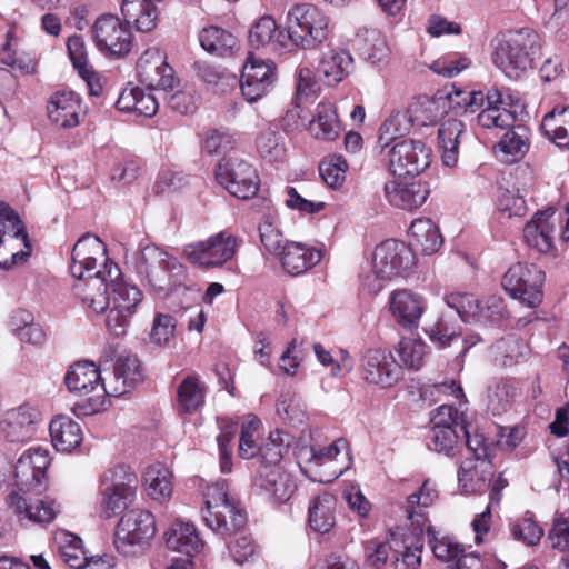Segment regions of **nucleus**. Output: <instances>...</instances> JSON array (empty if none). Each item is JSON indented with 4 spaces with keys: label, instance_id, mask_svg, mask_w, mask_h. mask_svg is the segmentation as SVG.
I'll return each mask as SVG.
<instances>
[{
    "label": "nucleus",
    "instance_id": "f257e3e1",
    "mask_svg": "<svg viewBox=\"0 0 569 569\" xmlns=\"http://www.w3.org/2000/svg\"><path fill=\"white\" fill-rule=\"evenodd\" d=\"M16 489L8 496V505L20 519L34 523H49L60 512V505L52 498H32L40 491L41 478L36 475L30 458L22 453L14 467Z\"/></svg>",
    "mask_w": 569,
    "mask_h": 569
},
{
    "label": "nucleus",
    "instance_id": "f03ea898",
    "mask_svg": "<svg viewBox=\"0 0 569 569\" xmlns=\"http://www.w3.org/2000/svg\"><path fill=\"white\" fill-rule=\"evenodd\" d=\"M416 266V256L402 241L386 240L376 247L370 261L361 264V289L378 295L393 277L406 276Z\"/></svg>",
    "mask_w": 569,
    "mask_h": 569
},
{
    "label": "nucleus",
    "instance_id": "7ed1b4c3",
    "mask_svg": "<svg viewBox=\"0 0 569 569\" xmlns=\"http://www.w3.org/2000/svg\"><path fill=\"white\" fill-rule=\"evenodd\" d=\"M64 382L70 392L81 398L72 407L76 416H91L108 408L107 385L94 362L73 363L66 373Z\"/></svg>",
    "mask_w": 569,
    "mask_h": 569
},
{
    "label": "nucleus",
    "instance_id": "20e7f679",
    "mask_svg": "<svg viewBox=\"0 0 569 569\" xmlns=\"http://www.w3.org/2000/svg\"><path fill=\"white\" fill-rule=\"evenodd\" d=\"M136 271L157 293L167 296L186 280L184 267L157 246H146L136 261Z\"/></svg>",
    "mask_w": 569,
    "mask_h": 569
},
{
    "label": "nucleus",
    "instance_id": "39448f33",
    "mask_svg": "<svg viewBox=\"0 0 569 569\" xmlns=\"http://www.w3.org/2000/svg\"><path fill=\"white\" fill-rule=\"evenodd\" d=\"M539 36L529 28L510 31L497 40L492 61L511 80H518L531 68L539 48Z\"/></svg>",
    "mask_w": 569,
    "mask_h": 569
},
{
    "label": "nucleus",
    "instance_id": "423d86ee",
    "mask_svg": "<svg viewBox=\"0 0 569 569\" xmlns=\"http://www.w3.org/2000/svg\"><path fill=\"white\" fill-rule=\"evenodd\" d=\"M202 510L206 525L223 538H232L247 522V515L239 501L229 493L226 480L208 486Z\"/></svg>",
    "mask_w": 569,
    "mask_h": 569
},
{
    "label": "nucleus",
    "instance_id": "0eeeda50",
    "mask_svg": "<svg viewBox=\"0 0 569 569\" xmlns=\"http://www.w3.org/2000/svg\"><path fill=\"white\" fill-rule=\"evenodd\" d=\"M289 41L302 50H313L330 37L329 17L317 6L301 3L287 13Z\"/></svg>",
    "mask_w": 569,
    "mask_h": 569
},
{
    "label": "nucleus",
    "instance_id": "6e6552de",
    "mask_svg": "<svg viewBox=\"0 0 569 569\" xmlns=\"http://www.w3.org/2000/svg\"><path fill=\"white\" fill-rule=\"evenodd\" d=\"M121 276L114 263H106L103 269L86 273L76 279L72 291L80 303L96 313H103L110 305L112 282Z\"/></svg>",
    "mask_w": 569,
    "mask_h": 569
},
{
    "label": "nucleus",
    "instance_id": "1a4fd4ad",
    "mask_svg": "<svg viewBox=\"0 0 569 569\" xmlns=\"http://www.w3.org/2000/svg\"><path fill=\"white\" fill-rule=\"evenodd\" d=\"M138 477L129 466L118 465L109 469L101 482V506L107 518L126 510L138 488Z\"/></svg>",
    "mask_w": 569,
    "mask_h": 569
},
{
    "label": "nucleus",
    "instance_id": "9d476101",
    "mask_svg": "<svg viewBox=\"0 0 569 569\" xmlns=\"http://www.w3.org/2000/svg\"><path fill=\"white\" fill-rule=\"evenodd\" d=\"M381 154L387 160L389 172L399 178L419 176L431 162V150L415 139L392 142Z\"/></svg>",
    "mask_w": 569,
    "mask_h": 569
},
{
    "label": "nucleus",
    "instance_id": "9b49d317",
    "mask_svg": "<svg viewBox=\"0 0 569 569\" xmlns=\"http://www.w3.org/2000/svg\"><path fill=\"white\" fill-rule=\"evenodd\" d=\"M545 273L535 264L516 263L502 277L501 284L506 292L529 308L542 302V283Z\"/></svg>",
    "mask_w": 569,
    "mask_h": 569
},
{
    "label": "nucleus",
    "instance_id": "f8f14e48",
    "mask_svg": "<svg viewBox=\"0 0 569 569\" xmlns=\"http://www.w3.org/2000/svg\"><path fill=\"white\" fill-rule=\"evenodd\" d=\"M156 531V519L150 511L129 510L121 517L117 526L114 546L124 556L131 555L133 547L148 545Z\"/></svg>",
    "mask_w": 569,
    "mask_h": 569
},
{
    "label": "nucleus",
    "instance_id": "ddd939ff",
    "mask_svg": "<svg viewBox=\"0 0 569 569\" xmlns=\"http://www.w3.org/2000/svg\"><path fill=\"white\" fill-rule=\"evenodd\" d=\"M216 179L231 196L238 199H249L259 190L257 170L252 164L237 157L218 163Z\"/></svg>",
    "mask_w": 569,
    "mask_h": 569
},
{
    "label": "nucleus",
    "instance_id": "4468645a",
    "mask_svg": "<svg viewBox=\"0 0 569 569\" xmlns=\"http://www.w3.org/2000/svg\"><path fill=\"white\" fill-rule=\"evenodd\" d=\"M240 240L227 232H219L206 241L188 244L183 249L186 258L201 268H216L231 260Z\"/></svg>",
    "mask_w": 569,
    "mask_h": 569
},
{
    "label": "nucleus",
    "instance_id": "2eb2a0df",
    "mask_svg": "<svg viewBox=\"0 0 569 569\" xmlns=\"http://www.w3.org/2000/svg\"><path fill=\"white\" fill-rule=\"evenodd\" d=\"M93 41L104 54L122 58L132 47V34L126 23L117 16L102 14L92 26Z\"/></svg>",
    "mask_w": 569,
    "mask_h": 569
},
{
    "label": "nucleus",
    "instance_id": "dca6fc26",
    "mask_svg": "<svg viewBox=\"0 0 569 569\" xmlns=\"http://www.w3.org/2000/svg\"><path fill=\"white\" fill-rule=\"evenodd\" d=\"M428 447L437 452L453 456L463 433L465 420L452 406H440L433 417Z\"/></svg>",
    "mask_w": 569,
    "mask_h": 569
},
{
    "label": "nucleus",
    "instance_id": "f3484780",
    "mask_svg": "<svg viewBox=\"0 0 569 569\" xmlns=\"http://www.w3.org/2000/svg\"><path fill=\"white\" fill-rule=\"evenodd\" d=\"M359 372L366 382L381 388L395 386L402 377V368L391 351L381 348H370L361 355Z\"/></svg>",
    "mask_w": 569,
    "mask_h": 569
},
{
    "label": "nucleus",
    "instance_id": "a211bd4d",
    "mask_svg": "<svg viewBox=\"0 0 569 569\" xmlns=\"http://www.w3.org/2000/svg\"><path fill=\"white\" fill-rule=\"evenodd\" d=\"M277 80L276 64L249 54L242 68L240 88L248 102H256L267 96Z\"/></svg>",
    "mask_w": 569,
    "mask_h": 569
},
{
    "label": "nucleus",
    "instance_id": "6ab92c4d",
    "mask_svg": "<svg viewBox=\"0 0 569 569\" xmlns=\"http://www.w3.org/2000/svg\"><path fill=\"white\" fill-rule=\"evenodd\" d=\"M137 73L141 84L148 90L166 91L173 88L174 72L166 61V56L157 48L146 50L137 62Z\"/></svg>",
    "mask_w": 569,
    "mask_h": 569
},
{
    "label": "nucleus",
    "instance_id": "aec40b11",
    "mask_svg": "<svg viewBox=\"0 0 569 569\" xmlns=\"http://www.w3.org/2000/svg\"><path fill=\"white\" fill-rule=\"evenodd\" d=\"M98 260L101 261L100 269H103L106 263H111L107 258L104 243L96 236L83 234L72 248L71 274L81 277L98 270Z\"/></svg>",
    "mask_w": 569,
    "mask_h": 569
},
{
    "label": "nucleus",
    "instance_id": "412c9836",
    "mask_svg": "<svg viewBox=\"0 0 569 569\" xmlns=\"http://www.w3.org/2000/svg\"><path fill=\"white\" fill-rule=\"evenodd\" d=\"M256 491L274 503L289 500L296 486L289 473L280 467L260 466L254 477Z\"/></svg>",
    "mask_w": 569,
    "mask_h": 569
},
{
    "label": "nucleus",
    "instance_id": "4be33fe9",
    "mask_svg": "<svg viewBox=\"0 0 569 569\" xmlns=\"http://www.w3.org/2000/svg\"><path fill=\"white\" fill-rule=\"evenodd\" d=\"M425 308V299L408 289L396 290L390 293V312L395 321L405 329L411 330L419 326Z\"/></svg>",
    "mask_w": 569,
    "mask_h": 569
},
{
    "label": "nucleus",
    "instance_id": "5701e85b",
    "mask_svg": "<svg viewBox=\"0 0 569 569\" xmlns=\"http://www.w3.org/2000/svg\"><path fill=\"white\" fill-rule=\"evenodd\" d=\"M143 380L141 363L134 355H121L113 365L112 377L107 383L108 397H120L130 392Z\"/></svg>",
    "mask_w": 569,
    "mask_h": 569
},
{
    "label": "nucleus",
    "instance_id": "b1692460",
    "mask_svg": "<svg viewBox=\"0 0 569 569\" xmlns=\"http://www.w3.org/2000/svg\"><path fill=\"white\" fill-rule=\"evenodd\" d=\"M387 200L395 207L413 210L421 207L430 194L427 182L417 180L412 182H399L389 180L383 187Z\"/></svg>",
    "mask_w": 569,
    "mask_h": 569
},
{
    "label": "nucleus",
    "instance_id": "393cba45",
    "mask_svg": "<svg viewBox=\"0 0 569 569\" xmlns=\"http://www.w3.org/2000/svg\"><path fill=\"white\" fill-rule=\"evenodd\" d=\"M38 412L27 406H21L6 413L2 420V431L10 442H24L32 438L37 430Z\"/></svg>",
    "mask_w": 569,
    "mask_h": 569
},
{
    "label": "nucleus",
    "instance_id": "a878e982",
    "mask_svg": "<svg viewBox=\"0 0 569 569\" xmlns=\"http://www.w3.org/2000/svg\"><path fill=\"white\" fill-rule=\"evenodd\" d=\"M80 98L73 91L53 93L47 104L49 119L61 128H72L79 124Z\"/></svg>",
    "mask_w": 569,
    "mask_h": 569
},
{
    "label": "nucleus",
    "instance_id": "bb28decb",
    "mask_svg": "<svg viewBox=\"0 0 569 569\" xmlns=\"http://www.w3.org/2000/svg\"><path fill=\"white\" fill-rule=\"evenodd\" d=\"M279 257L284 271L298 276L318 264L322 253L300 242H286Z\"/></svg>",
    "mask_w": 569,
    "mask_h": 569
},
{
    "label": "nucleus",
    "instance_id": "cd10ccee",
    "mask_svg": "<svg viewBox=\"0 0 569 569\" xmlns=\"http://www.w3.org/2000/svg\"><path fill=\"white\" fill-rule=\"evenodd\" d=\"M288 41V32L281 31L271 16L260 18L249 32V43L256 49L269 48L273 52H280L287 48Z\"/></svg>",
    "mask_w": 569,
    "mask_h": 569
},
{
    "label": "nucleus",
    "instance_id": "c85d7f7f",
    "mask_svg": "<svg viewBox=\"0 0 569 569\" xmlns=\"http://www.w3.org/2000/svg\"><path fill=\"white\" fill-rule=\"evenodd\" d=\"M353 70V58L343 49L325 52L318 63L317 72L328 86L341 82Z\"/></svg>",
    "mask_w": 569,
    "mask_h": 569
},
{
    "label": "nucleus",
    "instance_id": "c756f323",
    "mask_svg": "<svg viewBox=\"0 0 569 569\" xmlns=\"http://www.w3.org/2000/svg\"><path fill=\"white\" fill-rule=\"evenodd\" d=\"M164 538L168 548L187 556L198 553L203 547L196 526L188 521L176 520L166 531Z\"/></svg>",
    "mask_w": 569,
    "mask_h": 569
},
{
    "label": "nucleus",
    "instance_id": "7c9ffc66",
    "mask_svg": "<svg viewBox=\"0 0 569 569\" xmlns=\"http://www.w3.org/2000/svg\"><path fill=\"white\" fill-rule=\"evenodd\" d=\"M553 212H537L527 222L523 229V238L527 244L539 252H548L553 247L555 226L550 222Z\"/></svg>",
    "mask_w": 569,
    "mask_h": 569
},
{
    "label": "nucleus",
    "instance_id": "2f4dec72",
    "mask_svg": "<svg viewBox=\"0 0 569 569\" xmlns=\"http://www.w3.org/2000/svg\"><path fill=\"white\" fill-rule=\"evenodd\" d=\"M337 499L332 493L322 492L309 503L308 522L318 533L329 532L336 525Z\"/></svg>",
    "mask_w": 569,
    "mask_h": 569
},
{
    "label": "nucleus",
    "instance_id": "473e14b6",
    "mask_svg": "<svg viewBox=\"0 0 569 569\" xmlns=\"http://www.w3.org/2000/svg\"><path fill=\"white\" fill-rule=\"evenodd\" d=\"M490 462H476L465 459L458 468V482L466 493H480L491 481L492 471Z\"/></svg>",
    "mask_w": 569,
    "mask_h": 569
},
{
    "label": "nucleus",
    "instance_id": "72a5a7b5",
    "mask_svg": "<svg viewBox=\"0 0 569 569\" xmlns=\"http://www.w3.org/2000/svg\"><path fill=\"white\" fill-rule=\"evenodd\" d=\"M496 147V152L501 161L513 163L525 157L529 150V130L525 126L509 127Z\"/></svg>",
    "mask_w": 569,
    "mask_h": 569
},
{
    "label": "nucleus",
    "instance_id": "f704fd0d",
    "mask_svg": "<svg viewBox=\"0 0 569 569\" xmlns=\"http://www.w3.org/2000/svg\"><path fill=\"white\" fill-rule=\"evenodd\" d=\"M465 124L458 119H448L438 128L437 143L445 166L455 167L458 162L459 139Z\"/></svg>",
    "mask_w": 569,
    "mask_h": 569
},
{
    "label": "nucleus",
    "instance_id": "c9c22d12",
    "mask_svg": "<svg viewBox=\"0 0 569 569\" xmlns=\"http://www.w3.org/2000/svg\"><path fill=\"white\" fill-rule=\"evenodd\" d=\"M49 431L53 447L62 452H70L78 448L83 438L80 425L66 416L53 419Z\"/></svg>",
    "mask_w": 569,
    "mask_h": 569
},
{
    "label": "nucleus",
    "instance_id": "e433bc0d",
    "mask_svg": "<svg viewBox=\"0 0 569 569\" xmlns=\"http://www.w3.org/2000/svg\"><path fill=\"white\" fill-rule=\"evenodd\" d=\"M413 126L408 108L393 110L379 128L377 144L380 152H385L392 142L408 134Z\"/></svg>",
    "mask_w": 569,
    "mask_h": 569
},
{
    "label": "nucleus",
    "instance_id": "4c0bfd02",
    "mask_svg": "<svg viewBox=\"0 0 569 569\" xmlns=\"http://www.w3.org/2000/svg\"><path fill=\"white\" fill-rule=\"evenodd\" d=\"M410 244L423 254L437 252L442 244V236L437 224L430 219H416L409 229Z\"/></svg>",
    "mask_w": 569,
    "mask_h": 569
},
{
    "label": "nucleus",
    "instance_id": "58836bf2",
    "mask_svg": "<svg viewBox=\"0 0 569 569\" xmlns=\"http://www.w3.org/2000/svg\"><path fill=\"white\" fill-rule=\"evenodd\" d=\"M540 128L557 147L569 149V107H555L545 114Z\"/></svg>",
    "mask_w": 569,
    "mask_h": 569
},
{
    "label": "nucleus",
    "instance_id": "ea45409f",
    "mask_svg": "<svg viewBox=\"0 0 569 569\" xmlns=\"http://www.w3.org/2000/svg\"><path fill=\"white\" fill-rule=\"evenodd\" d=\"M121 13L127 24H134L138 31L149 32L156 27L157 8L147 0H123Z\"/></svg>",
    "mask_w": 569,
    "mask_h": 569
},
{
    "label": "nucleus",
    "instance_id": "a19ab883",
    "mask_svg": "<svg viewBox=\"0 0 569 569\" xmlns=\"http://www.w3.org/2000/svg\"><path fill=\"white\" fill-rule=\"evenodd\" d=\"M407 108L415 126H428L447 112V99L442 96H421L415 98Z\"/></svg>",
    "mask_w": 569,
    "mask_h": 569
},
{
    "label": "nucleus",
    "instance_id": "79ce46f5",
    "mask_svg": "<svg viewBox=\"0 0 569 569\" xmlns=\"http://www.w3.org/2000/svg\"><path fill=\"white\" fill-rule=\"evenodd\" d=\"M310 131L318 140L333 141L341 131L336 108L331 103H319L316 118L310 122Z\"/></svg>",
    "mask_w": 569,
    "mask_h": 569
},
{
    "label": "nucleus",
    "instance_id": "37998d69",
    "mask_svg": "<svg viewBox=\"0 0 569 569\" xmlns=\"http://www.w3.org/2000/svg\"><path fill=\"white\" fill-rule=\"evenodd\" d=\"M206 386L197 376H187L178 388V410L181 413L197 412L204 403Z\"/></svg>",
    "mask_w": 569,
    "mask_h": 569
},
{
    "label": "nucleus",
    "instance_id": "c03bdc74",
    "mask_svg": "<svg viewBox=\"0 0 569 569\" xmlns=\"http://www.w3.org/2000/svg\"><path fill=\"white\" fill-rule=\"evenodd\" d=\"M144 485L152 499H168L172 493V472L162 463L152 465L144 472Z\"/></svg>",
    "mask_w": 569,
    "mask_h": 569
},
{
    "label": "nucleus",
    "instance_id": "a18cd8bd",
    "mask_svg": "<svg viewBox=\"0 0 569 569\" xmlns=\"http://www.w3.org/2000/svg\"><path fill=\"white\" fill-rule=\"evenodd\" d=\"M199 41L206 51L221 57L231 54L238 42L232 33L214 26L202 29Z\"/></svg>",
    "mask_w": 569,
    "mask_h": 569
},
{
    "label": "nucleus",
    "instance_id": "49530a36",
    "mask_svg": "<svg viewBox=\"0 0 569 569\" xmlns=\"http://www.w3.org/2000/svg\"><path fill=\"white\" fill-rule=\"evenodd\" d=\"M59 555L64 563L73 569H89L88 557L82 548V540L67 531L58 535Z\"/></svg>",
    "mask_w": 569,
    "mask_h": 569
},
{
    "label": "nucleus",
    "instance_id": "de8ad7c7",
    "mask_svg": "<svg viewBox=\"0 0 569 569\" xmlns=\"http://www.w3.org/2000/svg\"><path fill=\"white\" fill-rule=\"evenodd\" d=\"M111 292V307L127 311L128 315L136 313L143 298L141 290L136 286L124 282L121 276L112 282Z\"/></svg>",
    "mask_w": 569,
    "mask_h": 569
},
{
    "label": "nucleus",
    "instance_id": "09e8293b",
    "mask_svg": "<svg viewBox=\"0 0 569 569\" xmlns=\"http://www.w3.org/2000/svg\"><path fill=\"white\" fill-rule=\"evenodd\" d=\"M256 147L260 157L270 163L281 162L286 157L284 139L276 130L262 131L257 138Z\"/></svg>",
    "mask_w": 569,
    "mask_h": 569
},
{
    "label": "nucleus",
    "instance_id": "8fccbe9b",
    "mask_svg": "<svg viewBox=\"0 0 569 569\" xmlns=\"http://www.w3.org/2000/svg\"><path fill=\"white\" fill-rule=\"evenodd\" d=\"M12 325L17 337L22 342L39 345L44 340L42 328L33 322V316L27 311H19L13 316Z\"/></svg>",
    "mask_w": 569,
    "mask_h": 569
},
{
    "label": "nucleus",
    "instance_id": "3c124183",
    "mask_svg": "<svg viewBox=\"0 0 569 569\" xmlns=\"http://www.w3.org/2000/svg\"><path fill=\"white\" fill-rule=\"evenodd\" d=\"M516 388L512 382L502 380L488 390V409L492 415L506 412L515 399Z\"/></svg>",
    "mask_w": 569,
    "mask_h": 569
},
{
    "label": "nucleus",
    "instance_id": "603ef678",
    "mask_svg": "<svg viewBox=\"0 0 569 569\" xmlns=\"http://www.w3.org/2000/svg\"><path fill=\"white\" fill-rule=\"evenodd\" d=\"M446 303L453 309L462 321L467 322L470 318L478 319L481 301L469 293H450L445 296Z\"/></svg>",
    "mask_w": 569,
    "mask_h": 569
},
{
    "label": "nucleus",
    "instance_id": "864d4df0",
    "mask_svg": "<svg viewBox=\"0 0 569 569\" xmlns=\"http://www.w3.org/2000/svg\"><path fill=\"white\" fill-rule=\"evenodd\" d=\"M238 431V423L232 421H226L224 425L220 426V433L217 437L220 459V470L222 473H229L232 469L231 442L233 441Z\"/></svg>",
    "mask_w": 569,
    "mask_h": 569
},
{
    "label": "nucleus",
    "instance_id": "5fc2aeb1",
    "mask_svg": "<svg viewBox=\"0 0 569 569\" xmlns=\"http://www.w3.org/2000/svg\"><path fill=\"white\" fill-rule=\"evenodd\" d=\"M426 535L433 555L441 561H455L463 549L459 543L452 542L449 538H438L436 530L428 526Z\"/></svg>",
    "mask_w": 569,
    "mask_h": 569
},
{
    "label": "nucleus",
    "instance_id": "6e6d98bb",
    "mask_svg": "<svg viewBox=\"0 0 569 569\" xmlns=\"http://www.w3.org/2000/svg\"><path fill=\"white\" fill-rule=\"evenodd\" d=\"M347 168V161L341 156L333 154L320 163L319 173L330 188H338L345 181Z\"/></svg>",
    "mask_w": 569,
    "mask_h": 569
},
{
    "label": "nucleus",
    "instance_id": "4d7b16f0",
    "mask_svg": "<svg viewBox=\"0 0 569 569\" xmlns=\"http://www.w3.org/2000/svg\"><path fill=\"white\" fill-rule=\"evenodd\" d=\"M176 326V319L171 315L156 313L149 335L150 341L157 346L167 345L174 337Z\"/></svg>",
    "mask_w": 569,
    "mask_h": 569
},
{
    "label": "nucleus",
    "instance_id": "13d9d810",
    "mask_svg": "<svg viewBox=\"0 0 569 569\" xmlns=\"http://www.w3.org/2000/svg\"><path fill=\"white\" fill-rule=\"evenodd\" d=\"M234 147V138L227 130L212 129L210 130L203 142L202 149L211 156H221L228 153Z\"/></svg>",
    "mask_w": 569,
    "mask_h": 569
},
{
    "label": "nucleus",
    "instance_id": "bf43d9fd",
    "mask_svg": "<svg viewBox=\"0 0 569 569\" xmlns=\"http://www.w3.org/2000/svg\"><path fill=\"white\" fill-rule=\"evenodd\" d=\"M512 537L526 546H536L543 536L542 528L530 517L511 525Z\"/></svg>",
    "mask_w": 569,
    "mask_h": 569
},
{
    "label": "nucleus",
    "instance_id": "052dcab7",
    "mask_svg": "<svg viewBox=\"0 0 569 569\" xmlns=\"http://www.w3.org/2000/svg\"><path fill=\"white\" fill-rule=\"evenodd\" d=\"M162 99L172 111L180 114L193 113L198 107V99L192 89L178 90L174 93H169L166 90L162 92Z\"/></svg>",
    "mask_w": 569,
    "mask_h": 569
},
{
    "label": "nucleus",
    "instance_id": "680f3d73",
    "mask_svg": "<svg viewBox=\"0 0 569 569\" xmlns=\"http://www.w3.org/2000/svg\"><path fill=\"white\" fill-rule=\"evenodd\" d=\"M398 353L406 367L412 370H419L423 363L426 345L412 339L402 340L399 343Z\"/></svg>",
    "mask_w": 569,
    "mask_h": 569
},
{
    "label": "nucleus",
    "instance_id": "e2e57ef3",
    "mask_svg": "<svg viewBox=\"0 0 569 569\" xmlns=\"http://www.w3.org/2000/svg\"><path fill=\"white\" fill-rule=\"evenodd\" d=\"M478 123L486 129L511 127L516 117L508 109L483 108L477 117Z\"/></svg>",
    "mask_w": 569,
    "mask_h": 569
},
{
    "label": "nucleus",
    "instance_id": "0e129e2a",
    "mask_svg": "<svg viewBox=\"0 0 569 569\" xmlns=\"http://www.w3.org/2000/svg\"><path fill=\"white\" fill-rule=\"evenodd\" d=\"M509 316L505 300L498 296H490L481 302L478 320L492 325H501Z\"/></svg>",
    "mask_w": 569,
    "mask_h": 569
},
{
    "label": "nucleus",
    "instance_id": "69168bd1",
    "mask_svg": "<svg viewBox=\"0 0 569 569\" xmlns=\"http://www.w3.org/2000/svg\"><path fill=\"white\" fill-rule=\"evenodd\" d=\"M363 58L373 66H381L388 61L389 48L385 38L371 32L362 49Z\"/></svg>",
    "mask_w": 569,
    "mask_h": 569
},
{
    "label": "nucleus",
    "instance_id": "338daca9",
    "mask_svg": "<svg viewBox=\"0 0 569 569\" xmlns=\"http://www.w3.org/2000/svg\"><path fill=\"white\" fill-rule=\"evenodd\" d=\"M390 561L395 569H399V551L395 550L389 542H378L369 550L367 563L375 569H381Z\"/></svg>",
    "mask_w": 569,
    "mask_h": 569
},
{
    "label": "nucleus",
    "instance_id": "774afa93",
    "mask_svg": "<svg viewBox=\"0 0 569 569\" xmlns=\"http://www.w3.org/2000/svg\"><path fill=\"white\" fill-rule=\"evenodd\" d=\"M429 339L440 348L450 346L451 341L460 336L456 326L447 317H441L429 330Z\"/></svg>",
    "mask_w": 569,
    "mask_h": 569
}]
</instances>
